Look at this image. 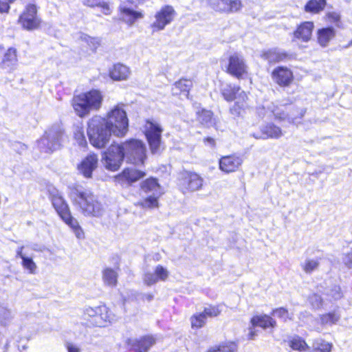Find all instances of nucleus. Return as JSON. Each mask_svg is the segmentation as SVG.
I'll return each mask as SVG.
<instances>
[{"label":"nucleus","instance_id":"f257e3e1","mask_svg":"<svg viewBox=\"0 0 352 352\" xmlns=\"http://www.w3.org/2000/svg\"><path fill=\"white\" fill-rule=\"evenodd\" d=\"M92 134L89 142L96 148H102L109 142L111 135L118 138L125 136L129 130V120L126 111L120 105L115 106L107 118L95 116L89 122Z\"/></svg>","mask_w":352,"mask_h":352},{"label":"nucleus","instance_id":"f03ea898","mask_svg":"<svg viewBox=\"0 0 352 352\" xmlns=\"http://www.w3.org/2000/svg\"><path fill=\"white\" fill-rule=\"evenodd\" d=\"M142 201L135 204L142 208H154L158 207V199L162 195L161 187L156 179L150 178L141 184Z\"/></svg>","mask_w":352,"mask_h":352},{"label":"nucleus","instance_id":"7ed1b4c3","mask_svg":"<svg viewBox=\"0 0 352 352\" xmlns=\"http://www.w3.org/2000/svg\"><path fill=\"white\" fill-rule=\"evenodd\" d=\"M38 6L34 3H28L19 14L17 23L22 30L33 32L41 28L43 21L38 14Z\"/></svg>","mask_w":352,"mask_h":352},{"label":"nucleus","instance_id":"20e7f679","mask_svg":"<svg viewBox=\"0 0 352 352\" xmlns=\"http://www.w3.org/2000/svg\"><path fill=\"white\" fill-rule=\"evenodd\" d=\"M122 149L127 162L135 165L143 164L146 159V146L144 144L136 139H130L122 144Z\"/></svg>","mask_w":352,"mask_h":352},{"label":"nucleus","instance_id":"39448f33","mask_svg":"<svg viewBox=\"0 0 352 352\" xmlns=\"http://www.w3.org/2000/svg\"><path fill=\"white\" fill-rule=\"evenodd\" d=\"M177 12L173 6L166 5L157 10L154 15V20L151 24L153 32H160L165 29L175 19Z\"/></svg>","mask_w":352,"mask_h":352},{"label":"nucleus","instance_id":"423d86ee","mask_svg":"<svg viewBox=\"0 0 352 352\" xmlns=\"http://www.w3.org/2000/svg\"><path fill=\"white\" fill-rule=\"evenodd\" d=\"M124 158L122 146L118 144H112L103 153L102 163L105 168L111 171L117 170Z\"/></svg>","mask_w":352,"mask_h":352},{"label":"nucleus","instance_id":"0eeeda50","mask_svg":"<svg viewBox=\"0 0 352 352\" xmlns=\"http://www.w3.org/2000/svg\"><path fill=\"white\" fill-rule=\"evenodd\" d=\"M19 52L14 47L5 49L0 45V69L7 73H12L17 67L19 62Z\"/></svg>","mask_w":352,"mask_h":352},{"label":"nucleus","instance_id":"6e6552de","mask_svg":"<svg viewBox=\"0 0 352 352\" xmlns=\"http://www.w3.org/2000/svg\"><path fill=\"white\" fill-rule=\"evenodd\" d=\"M113 316L109 313L104 305L89 308V324L94 327H102L111 322Z\"/></svg>","mask_w":352,"mask_h":352},{"label":"nucleus","instance_id":"1a4fd4ad","mask_svg":"<svg viewBox=\"0 0 352 352\" xmlns=\"http://www.w3.org/2000/svg\"><path fill=\"white\" fill-rule=\"evenodd\" d=\"M162 129L156 122L147 120L145 124V135L153 153L159 152L161 144Z\"/></svg>","mask_w":352,"mask_h":352},{"label":"nucleus","instance_id":"9d476101","mask_svg":"<svg viewBox=\"0 0 352 352\" xmlns=\"http://www.w3.org/2000/svg\"><path fill=\"white\" fill-rule=\"evenodd\" d=\"M204 179L195 172H185L179 179V186L184 193L201 189Z\"/></svg>","mask_w":352,"mask_h":352},{"label":"nucleus","instance_id":"9b49d317","mask_svg":"<svg viewBox=\"0 0 352 352\" xmlns=\"http://www.w3.org/2000/svg\"><path fill=\"white\" fill-rule=\"evenodd\" d=\"M53 208L65 223H69L72 221V214L68 204L63 197L59 194H53L50 197Z\"/></svg>","mask_w":352,"mask_h":352},{"label":"nucleus","instance_id":"f8f14e48","mask_svg":"<svg viewBox=\"0 0 352 352\" xmlns=\"http://www.w3.org/2000/svg\"><path fill=\"white\" fill-rule=\"evenodd\" d=\"M243 162V157L239 155L223 156L219 160V169L227 174L234 173L239 170Z\"/></svg>","mask_w":352,"mask_h":352},{"label":"nucleus","instance_id":"ddd939ff","mask_svg":"<svg viewBox=\"0 0 352 352\" xmlns=\"http://www.w3.org/2000/svg\"><path fill=\"white\" fill-rule=\"evenodd\" d=\"M272 78L279 86L288 87L294 80V75L287 67L278 66L272 72Z\"/></svg>","mask_w":352,"mask_h":352},{"label":"nucleus","instance_id":"4468645a","mask_svg":"<svg viewBox=\"0 0 352 352\" xmlns=\"http://www.w3.org/2000/svg\"><path fill=\"white\" fill-rule=\"evenodd\" d=\"M227 71L238 78H241L247 72V66L243 57L237 54L230 56Z\"/></svg>","mask_w":352,"mask_h":352},{"label":"nucleus","instance_id":"2eb2a0df","mask_svg":"<svg viewBox=\"0 0 352 352\" xmlns=\"http://www.w3.org/2000/svg\"><path fill=\"white\" fill-rule=\"evenodd\" d=\"M260 134L254 133L252 135L256 139H278L283 136L281 129L273 123H267L260 128Z\"/></svg>","mask_w":352,"mask_h":352},{"label":"nucleus","instance_id":"dca6fc26","mask_svg":"<svg viewBox=\"0 0 352 352\" xmlns=\"http://www.w3.org/2000/svg\"><path fill=\"white\" fill-rule=\"evenodd\" d=\"M145 173L133 168H125L121 174L116 177L117 182L122 186H129L138 179L142 178Z\"/></svg>","mask_w":352,"mask_h":352},{"label":"nucleus","instance_id":"f3484780","mask_svg":"<svg viewBox=\"0 0 352 352\" xmlns=\"http://www.w3.org/2000/svg\"><path fill=\"white\" fill-rule=\"evenodd\" d=\"M210 3L215 10L226 12H236L242 6L241 0H211Z\"/></svg>","mask_w":352,"mask_h":352},{"label":"nucleus","instance_id":"a211bd4d","mask_svg":"<svg viewBox=\"0 0 352 352\" xmlns=\"http://www.w3.org/2000/svg\"><path fill=\"white\" fill-rule=\"evenodd\" d=\"M169 276V272L166 268L158 265L154 272H146L144 276V282L146 285L151 286L155 284L159 280L165 281Z\"/></svg>","mask_w":352,"mask_h":352},{"label":"nucleus","instance_id":"6ab92c4d","mask_svg":"<svg viewBox=\"0 0 352 352\" xmlns=\"http://www.w3.org/2000/svg\"><path fill=\"white\" fill-rule=\"evenodd\" d=\"M72 105L79 117L85 116L88 113V93L74 95L72 100Z\"/></svg>","mask_w":352,"mask_h":352},{"label":"nucleus","instance_id":"aec40b11","mask_svg":"<svg viewBox=\"0 0 352 352\" xmlns=\"http://www.w3.org/2000/svg\"><path fill=\"white\" fill-rule=\"evenodd\" d=\"M126 343L139 352H146L155 343V338L152 336H144L140 340L129 338Z\"/></svg>","mask_w":352,"mask_h":352},{"label":"nucleus","instance_id":"412c9836","mask_svg":"<svg viewBox=\"0 0 352 352\" xmlns=\"http://www.w3.org/2000/svg\"><path fill=\"white\" fill-rule=\"evenodd\" d=\"M120 19L129 25H133L135 22L144 17L142 12L135 11L126 5L120 6Z\"/></svg>","mask_w":352,"mask_h":352},{"label":"nucleus","instance_id":"4be33fe9","mask_svg":"<svg viewBox=\"0 0 352 352\" xmlns=\"http://www.w3.org/2000/svg\"><path fill=\"white\" fill-rule=\"evenodd\" d=\"M109 72L110 78L116 81L126 80L131 75L129 67L121 63L113 65Z\"/></svg>","mask_w":352,"mask_h":352},{"label":"nucleus","instance_id":"5701e85b","mask_svg":"<svg viewBox=\"0 0 352 352\" xmlns=\"http://www.w3.org/2000/svg\"><path fill=\"white\" fill-rule=\"evenodd\" d=\"M314 28V23L311 21H305L302 23L294 32V37L301 40L303 42H307L310 40L312 32Z\"/></svg>","mask_w":352,"mask_h":352},{"label":"nucleus","instance_id":"b1692460","mask_svg":"<svg viewBox=\"0 0 352 352\" xmlns=\"http://www.w3.org/2000/svg\"><path fill=\"white\" fill-rule=\"evenodd\" d=\"M234 100H236V102L232 107L230 108V111L233 116H239L242 111L248 107V96L246 93L240 88L236 95Z\"/></svg>","mask_w":352,"mask_h":352},{"label":"nucleus","instance_id":"393cba45","mask_svg":"<svg viewBox=\"0 0 352 352\" xmlns=\"http://www.w3.org/2000/svg\"><path fill=\"white\" fill-rule=\"evenodd\" d=\"M289 54L278 49H271L263 52L261 57L270 63H275L287 60Z\"/></svg>","mask_w":352,"mask_h":352},{"label":"nucleus","instance_id":"a878e982","mask_svg":"<svg viewBox=\"0 0 352 352\" xmlns=\"http://www.w3.org/2000/svg\"><path fill=\"white\" fill-rule=\"evenodd\" d=\"M335 36L336 31L332 27L321 28L317 32L318 42L323 47H327Z\"/></svg>","mask_w":352,"mask_h":352},{"label":"nucleus","instance_id":"bb28decb","mask_svg":"<svg viewBox=\"0 0 352 352\" xmlns=\"http://www.w3.org/2000/svg\"><path fill=\"white\" fill-rule=\"evenodd\" d=\"M250 322L253 327L258 326L263 329L274 328L276 324V321L267 315L255 316Z\"/></svg>","mask_w":352,"mask_h":352},{"label":"nucleus","instance_id":"cd10ccee","mask_svg":"<svg viewBox=\"0 0 352 352\" xmlns=\"http://www.w3.org/2000/svg\"><path fill=\"white\" fill-rule=\"evenodd\" d=\"M103 100L102 93L98 89L89 91V110H98L100 108Z\"/></svg>","mask_w":352,"mask_h":352},{"label":"nucleus","instance_id":"c85d7f7f","mask_svg":"<svg viewBox=\"0 0 352 352\" xmlns=\"http://www.w3.org/2000/svg\"><path fill=\"white\" fill-rule=\"evenodd\" d=\"M326 6V0H309L305 6L307 12L314 14L321 12Z\"/></svg>","mask_w":352,"mask_h":352},{"label":"nucleus","instance_id":"c756f323","mask_svg":"<svg viewBox=\"0 0 352 352\" xmlns=\"http://www.w3.org/2000/svg\"><path fill=\"white\" fill-rule=\"evenodd\" d=\"M331 349L332 344L322 339H317L314 342L309 352H331Z\"/></svg>","mask_w":352,"mask_h":352},{"label":"nucleus","instance_id":"7c9ffc66","mask_svg":"<svg viewBox=\"0 0 352 352\" xmlns=\"http://www.w3.org/2000/svg\"><path fill=\"white\" fill-rule=\"evenodd\" d=\"M240 87L232 85H226L221 89L222 95L224 99L228 102L234 100L236 94L239 91Z\"/></svg>","mask_w":352,"mask_h":352},{"label":"nucleus","instance_id":"2f4dec72","mask_svg":"<svg viewBox=\"0 0 352 352\" xmlns=\"http://www.w3.org/2000/svg\"><path fill=\"white\" fill-rule=\"evenodd\" d=\"M198 120L202 124L207 126H212L215 124V119L210 111L203 109L201 112H199Z\"/></svg>","mask_w":352,"mask_h":352},{"label":"nucleus","instance_id":"473e14b6","mask_svg":"<svg viewBox=\"0 0 352 352\" xmlns=\"http://www.w3.org/2000/svg\"><path fill=\"white\" fill-rule=\"evenodd\" d=\"M340 318V316L335 312L320 315V323L322 325H333L336 324Z\"/></svg>","mask_w":352,"mask_h":352},{"label":"nucleus","instance_id":"72a5a7b5","mask_svg":"<svg viewBox=\"0 0 352 352\" xmlns=\"http://www.w3.org/2000/svg\"><path fill=\"white\" fill-rule=\"evenodd\" d=\"M117 273L112 269L107 268L103 272L104 282L109 286H115L117 283Z\"/></svg>","mask_w":352,"mask_h":352},{"label":"nucleus","instance_id":"f704fd0d","mask_svg":"<svg viewBox=\"0 0 352 352\" xmlns=\"http://www.w3.org/2000/svg\"><path fill=\"white\" fill-rule=\"evenodd\" d=\"M290 346L294 350L300 351L310 350L309 346L307 344L305 341L300 337L293 338L290 342Z\"/></svg>","mask_w":352,"mask_h":352},{"label":"nucleus","instance_id":"c9c22d12","mask_svg":"<svg viewBox=\"0 0 352 352\" xmlns=\"http://www.w3.org/2000/svg\"><path fill=\"white\" fill-rule=\"evenodd\" d=\"M175 87L180 91L186 93V95L188 96L190 89L192 87V82L190 79L182 78L175 83Z\"/></svg>","mask_w":352,"mask_h":352},{"label":"nucleus","instance_id":"e433bc0d","mask_svg":"<svg viewBox=\"0 0 352 352\" xmlns=\"http://www.w3.org/2000/svg\"><path fill=\"white\" fill-rule=\"evenodd\" d=\"M89 7L100 8L102 12L106 15L111 13L109 5L104 0H89Z\"/></svg>","mask_w":352,"mask_h":352},{"label":"nucleus","instance_id":"4c0bfd02","mask_svg":"<svg viewBox=\"0 0 352 352\" xmlns=\"http://www.w3.org/2000/svg\"><path fill=\"white\" fill-rule=\"evenodd\" d=\"M319 265L318 259H307L301 264V267L306 273H311Z\"/></svg>","mask_w":352,"mask_h":352},{"label":"nucleus","instance_id":"58836bf2","mask_svg":"<svg viewBox=\"0 0 352 352\" xmlns=\"http://www.w3.org/2000/svg\"><path fill=\"white\" fill-rule=\"evenodd\" d=\"M74 139L79 146L85 147L87 145L86 138L84 134V130L82 126H77L74 134Z\"/></svg>","mask_w":352,"mask_h":352},{"label":"nucleus","instance_id":"ea45409f","mask_svg":"<svg viewBox=\"0 0 352 352\" xmlns=\"http://www.w3.org/2000/svg\"><path fill=\"white\" fill-rule=\"evenodd\" d=\"M206 320V318L203 312L197 315H194L191 318L192 327L200 328L204 325Z\"/></svg>","mask_w":352,"mask_h":352},{"label":"nucleus","instance_id":"a19ab883","mask_svg":"<svg viewBox=\"0 0 352 352\" xmlns=\"http://www.w3.org/2000/svg\"><path fill=\"white\" fill-rule=\"evenodd\" d=\"M21 265L23 268L28 270L30 274L35 273L36 265L33 261L32 258L29 257H23Z\"/></svg>","mask_w":352,"mask_h":352},{"label":"nucleus","instance_id":"79ce46f5","mask_svg":"<svg viewBox=\"0 0 352 352\" xmlns=\"http://www.w3.org/2000/svg\"><path fill=\"white\" fill-rule=\"evenodd\" d=\"M236 349V345L234 343H230L226 345L211 348L208 352H235Z\"/></svg>","mask_w":352,"mask_h":352},{"label":"nucleus","instance_id":"37998d69","mask_svg":"<svg viewBox=\"0 0 352 352\" xmlns=\"http://www.w3.org/2000/svg\"><path fill=\"white\" fill-rule=\"evenodd\" d=\"M308 300L313 309H320L322 306V299L320 296L316 294L310 295Z\"/></svg>","mask_w":352,"mask_h":352},{"label":"nucleus","instance_id":"c03bdc74","mask_svg":"<svg viewBox=\"0 0 352 352\" xmlns=\"http://www.w3.org/2000/svg\"><path fill=\"white\" fill-rule=\"evenodd\" d=\"M327 295L333 300H339L342 298L341 288L338 285L333 286L327 292Z\"/></svg>","mask_w":352,"mask_h":352},{"label":"nucleus","instance_id":"a18cd8bd","mask_svg":"<svg viewBox=\"0 0 352 352\" xmlns=\"http://www.w3.org/2000/svg\"><path fill=\"white\" fill-rule=\"evenodd\" d=\"M74 201L80 207H82L87 204V197L85 192L76 191L74 192Z\"/></svg>","mask_w":352,"mask_h":352},{"label":"nucleus","instance_id":"49530a36","mask_svg":"<svg viewBox=\"0 0 352 352\" xmlns=\"http://www.w3.org/2000/svg\"><path fill=\"white\" fill-rule=\"evenodd\" d=\"M102 207L98 201H93L91 204L89 203V213L94 216H100L102 214Z\"/></svg>","mask_w":352,"mask_h":352},{"label":"nucleus","instance_id":"de8ad7c7","mask_svg":"<svg viewBox=\"0 0 352 352\" xmlns=\"http://www.w3.org/2000/svg\"><path fill=\"white\" fill-rule=\"evenodd\" d=\"M220 310L217 307L214 306H208L205 307L203 314L205 315L206 318L207 317H215L217 316L220 314Z\"/></svg>","mask_w":352,"mask_h":352},{"label":"nucleus","instance_id":"09e8293b","mask_svg":"<svg viewBox=\"0 0 352 352\" xmlns=\"http://www.w3.org/2000/svg\"><path fill=\"white\" fill-rule=\"evenodd\" d=\"M66 224L72 228L78 238H80L83 236L84 233L82 229L78 226V222L73 218V217H72L71 223Z\"/></svg>","mask_w":352,"mask_h":352},{"label":"nucleus","instance_id":"8fccbe9b","mask_svg":"<svg viewBox=\"0 0 352 352\" xmlns=\"http://www.w3.org/2000/svg\"><path fill=\"white\" fill-rule=\"evenodd\" d=\"M77 168L79 173L85 177H88V157H85L78 164Z\"/></svg>","mask_w":352,"mask_h":352},{"label":"nucleus","instance_id":"3c124183","mask_svg":"<svg viewBox=\"0 0 352 352\" xmlns=\"http://www.w3.org/2000/svg\"><path fill=\"white\" fill-rule=\"evenodd\" d=\"M327 19L334 23L337 27H340V14L336 12H329L327 14Z\"/></svg>","mask_w":352,"mask_h":352},{"label":"nucleus","instance_id":"603ef678","mask_svg":"<svg viewBox=\"0 0 352 352\" xmlns=\"http://www.w3.org/2000/svg\"><path fill=\"white\" fill-rule=\"evenodd\" d=\"M16 0H0V12L8 13L10 9V4Z\"/></svg>","mask_w":352,"mask_h":352},{"label":"nucleus","instance_id":"864d4df0","mask_svg":"<svg viewBox=\"0 0 352 352\" xmlns=\"http://www.w3.org/2000/svg\"><path fill=\"white\" fill-rule=\"evenodd\" d=\"M342 261L346 267L352 269V250L343 254Z\"/></svg>","mask_w":352,"mask_h":352},{"label":"nucleus","instance_id":"5fc2aeb1","mask_svg":"<svg viewBox=\"0 0 352 352\" xmlns=\"http://www.w3.org/2000/svg\"><path fill=\"white\" fill-rule=\"evenodd\" d=\"M273 315L285 320L288 318V311L286 309L280 307L274 310Z\"/></svg>","mask_w":352,"mask_h":352},{"label":"nucleus","instance_id":"6e6d98bb","mask_svg":"<svg viewBox=\"0 0 352 352\" xmlns=\"http://www.w3.org/2000/svg\"><path fill=\"white\" fill-rule=\"evenodd\" d=\"M100 44L101 40L100 38H91L89 41V49L92 51H96Z\"/></svg>","mask_w":352,"mask_h":352},{"label":"nucleus","instance_id":"4d7b16f0","mask_svg":"<svg viewBox=\"0 0 352 352\" xmlns=\"http://www.w3.org/2000/svg\"><path fill=\"white\" fill-rule=\"evenodd\" d=\"M98 163V157L94 153H89V177H91V172Z\"/></svg>","mask_w":352,"mask_h":352},{"label":"nucleus","instance_id":"13d9d810","mask_svg":"<svg viewBox=\"0 0 352 352\" xmlns=\"http://www.w3.org/2000/svg\"><path fill=\"white\" fill-rule=\"evenodd\" d=\"M272 112L274 116L280 120H284L287 117L284 113L279 112L278 109H272Z\"/></svg>","mask_w":352,"mask_h":352},{"label":"nucleus","instance_id":"bf43d9fd","mask_svg":"<svg viewBox=\"0 0 352 352\" xmlns=\"http://www.w3.org/2000/svg\"><path fill=\"white\" fill-rule=\"evenodd\" d=\"M256 331L254 329V327L252 326L250 327V332L248 333V338L250 340L254 339L255 336H256Z\"/></svg>","mask_w":352,"mask_h":352},{"label":"nucleus","instance_id":"052dcab7","mask_svg":"<svg viewBox=\"0 0 352 352\" xmlns=\"http://www.w3.org/2000/svg\"><path fill=\"white\" fill-rule=\"evenodd\" d=\"M67 349L68 352H79L78 348L71 343L67 344Z\"/></svg>","mask_w":352,"mask_h":352},{"label":"nucleus","instance_id":"680f3d73","mask_svg":"<svg viewBox=\"0 0 352 352\" xmlns=\"http://www.w3.org/2000/svg\"><path fill=\"white\" fill-rule=\"evenodd\" d=\"M204 142L206 144H209L212 147L214 146V145H215V140L213 138H210V137H208V138H205L204 139Z\"/></svg>","mask_w":352,"mask_h":352},{"label":"nucleus","instance_id":"e2e57ef3","mask_svg":"<svg viewBox=\"0 0 352 352\" xmlns=\"http://www.w3.org/2000/svg\"><path fill=\"white\" fill-rule=\"evenodd\" d=\"M120 6L126 5L128 6V4H134L135 0H120Z\"/></svg>","mask_w":352,"mask_h":352},{"label":"nucleus","instance_id":"0e129e2a","mask_svg":"<svg viewBox=\"0 0 352 352\" xmlns=\"http://www.w3.org/2000/svg\"><path fill=\"white\" fill-rule=\"evenodd\" d=\"M23 247H20L16 251V256L21 258L23 260V257H25L23 254Z\"/></svg>","mask_w":352,"mask_h":352},{"label":"nucleus","instance_id":"69168bd1","mask_svg":"<svg viewBox=\"0 0 352 352\" xmlns=\"http://www.w3.org/2000/svg\"><path fill=\"white\" fill-rule=\"evenodd\" d=\"M144 297L148 301H151L153 298V296L151 294H145Z\"/></svg>","mask_w":352,"mask_h":352},{"label":"nucleus","instance_id":"338daca9","mask_svg":"<svg viewBox=\"0 0 352 352\" xmlns=\"http://www.w3.org/2000/svg\"><path fill=\"white\" fill-rule=\"evenodd\" d=\"M352 45V40L350 41V43L348 44V45L346 46V47H350Z\"/></svg>","mask_w":352,"mask_h":352}]
</instances>
